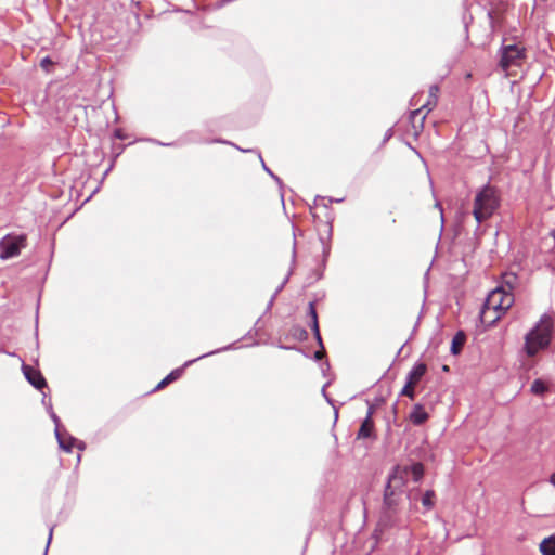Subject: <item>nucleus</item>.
Listing matches in <instances>:
<instances>
[{
    "label": "nucleus",
    "instance_id": "nucleus-1",
    "mask_svg": "<svg viewBox=\"0 0 555 555\" xmlns=\"http://www.w3.org/2000/svg\"><path fill=\"white\" fill-rule=\"evenodd\" d=\"M514 295L504 286L493 289L483 304L480 311V320L487 326H493L498 320L513 306Z\"/></svg>",
    "mask_w": 555,
    "mask_h": 555
},
{
    "label": "nucleus",
    "instance_id": "nucleus-2",
    "mask_svg": "<svg viewBox=\"0 0 555 555\" xmlns=\"http://www.w3.org/2000/svg\"><path fill=\"white\" fill-rule=\"evenodd\" d=\"M500 205L501 198L495 186L487 183L477 191L473 207V216L477 222L476 234L481 223L490 219L500 208Z\"/></svg>",
    "mask_w": 555,
    "mask_h": 555
},
{
    "label": "nucleus",
    "instance_id": "nucleus-3",
    "mask_svg": "<svg viewBox=\"0 0 555 555\" xmlns=\"http://www.w3.org/2000/svg\"><path fill=\"white\" fill-rule=\"evenodd\" d=\"M553 322L551 317L544 314L540 321L525 336V350L529 357L535 356L540 350L548 347L552 337Z\"/></svg>",
    "mask_w": 555,
    "mask_h": 555
},
{
    "label": "nucleus",
    "instance_id": "nucleus-4",
    "mask_svg": "<svg viewBox=\"0 0 555 555\" xmlns=\"http://www.w3.org/2000/svg\"><path fill=\"white\" fill-rule=\"evenodd\" d=\"M404 480L396 473L389 475L388 481L384 490L383 506L387 508L400 509V504L403 499Z\"/></svg>",
    "mask_w": 555,
    "mask_h": 555
},
{
    "label": "nucleus",
    "instance_id": "nucleus-5",
    "mask_svg": "<svg viewBox=\"0 0 555 555\" xmlns=\"http://www.w3.org/2000/svg\"><path fill=\"white\" fill-rule=\"evenodd\" d=\"M27 237L25 234H8L0 240V258L8 260L17 257L21 250L26 247Z\"/></svg>",
    "mask_w": 555,
    "mask_h": 555
},
{
    "label": "nucleus",
    "instance_id": "nucleus-6",
    "mask_svg": "<svg viewBox=\"0 0 555 555\" xmlns=\"http://www.w3.org/2000/svg\"><path fill=\"white\" fill-rule=\"evenodd\" d=\"M526 56V50L518 43L503 46L501 49L500 66L508 69L513 66H519Z\"/></svg>",
    "mask_w": 555,
    "mask_h": 555
},
{
    "label": "nucleus",
    "instance_id": "nucleus-7",
    "mask_svg": "<svg viewBox=\"0 0 555 555\" xmlns=\"http://www.w3.org/2000/svg\"><path fill=\"white\" fill-rule=\"evenodd\" d=\"M232 348V345H228L225 347H222V348H218L216 350H212V351H209L207 353H204L195 359H192V360H189L186 361L181 367H178V369H175L173 371H171L164 379H162L157 386L154 388V390H159L162 388H164L166 385H168L169 383L180 378V376L182 375L183 373V370L184 367L193 364L194 362L201 360V359H204V358H207L209 356H212V354H216V353H219V352H222V351H227L229 349Z\"/></svg>",
    "mask_w": 555,
    "mask_h": 555
},
{
    "label": "nucleus",
    "instance_id": "nucleus-8",
    "mask_svg": "<svg viewBox=\"0 0 555 555\" xmlns=\"http://www.w3.org/2000/svg\"><path fill=\"white\" fill-rule=\"evenodd\" d=\"M400 525V509L382 507L378 528L383 531L389 528H393Z\"/></svg>",
    "mask_w": 555,
    "mask_h": 555
},
{
    "label": "nucleus",
    "instance_id": "nucleus-9",
    "mask_svg": "<svg viewBox=\"0 0 555 555\" xmlns=\"http://www.w3.org/2000/svg\"><path fill=\"white\" fill-rule=\"evenodd\" d=\"M22 369H23V373H24V376L27 379V382L30 385H33L36 389L41 390L42 388H44L47 386V382H46L44 377L38 370H36L29 365H26V364H24L22 366Z\"/></svg>",
    "mask_w": 555,
    "mask_h": 555
},
{
    "label": "nucleus",
    "instance_id": "nucleus-10",
    "mask_svg": "<svg viewBox=\"0 0 555 555\" xmlns=\"http://www.w3.org/2000/svg\"><path fill=\"white\" fill-rule=\"evenodd\" d=\"M373 413H374V406L373 405H369L366 416L363 420V422H362V424L360 426V429H359V431L357 434V438L358 439L369 438V437L372 436V431H373V427H374V422L372 420Z\"/></svg>",
    "mask_w": 555,
    "mask_h": 555
},
{
    "label": "nucleus",
    "instance_id": "nucleus-11",
    "mask_svg": "<svg viewBox=\"0 0 555 555\" xmlns=\"http://www.w3.org/2000/svg\"><path fill=\"white\" fill-rule=\"evenodd\" d=\"M50 416H51L53 423L55 424V430L54 431H55V437L57 439L60 448L63 449L65 452H70L72 448H73V443L76 441V438L73 437V436H69L70 443L69 444H65V440L63 438V434H61V431H60V418H59V416L53 411H51Z\"/></svg>",
    "mask_w": 555,
    "mask_h": 555
},
{
    "label": "nucleus",
    "instance_id": "nucleus-12",
    "mask_svg": "<svg viewBox=\"0 0 555 555\" xmlns=\"http://www.w3.org/2000/svg\"><path fill=\"white\" fill-rule=\"evenodd\" d=\"M428 417L429 415L422 404H415L409 416L411 423L415 426L423 425L428 420Z\"/></svg>",
    "mask_w": 555,
    "mask_h": 555
},
{
    "label": "nucleus",
    "instance_id": "nucleus-13",
    "mask_svg": "<svg viewBox=\"0 0 555 555\" xmlns=\"http://www.w3.org/2000/svg\"><path fill=\"white\" fill-rule=\"evenodd\" d=\"M427 371V366L423 362H417L413 365L411 371L406 375V382H411V384L416 385L421 378L425 375Z\"/></svg>",
    "mask_w": 555,
    "mask_h": 555
},
{
    "label": "nucleus",
    "instance_id": "nucleus-14",
    "mask_svg": "<svg viewBox=\"0 0 555 555\" xmlns=\"http://www.w3.org/2000/svg\"><path fill=\"white\" fill-rule=\"evenodd\" d=\"M466 341V335L463 331H459L452 339L450 351L452 354L456 356L461 352L464 344Z\"/></svg>",
    "mask_w": 555,
    "mask_h": 555
},
{
    "label": "nucleus",
    "instance_id": "nucleus-15",
    "mask_svg": "<svg viewBox=\"0 0 555 555\" xmlns=\"http://www.w3.org/2000/svg\"><path fill=\"white\" fill-rule=\"evenodd\" d=\"M436 105H433V98L428 96V100L425 104H423L420 108L414 109L410 114V118L412 121L418 116L424 109H426V113L421 117V126H423V121L426 118V115L435 107Z\"/></svg>",
    "mask_w": 555,
    "mask_h": 555
},
{
    "label": "nucleus",
    "instance_id": "nucleus-16",
    "mask_svg": "<svg viewBox=\"0 0 555 555\" xmlns=\"http://www.w3.org/2000/svg\"><path fill=\"white\" fill-rule=\"evenodd\" d=\"M540 552L542 555H555V534L545 538L540 543Z\"/></svg>",
    "mask_w": 555,
    "mask_h": 555
},
{
    "label": "nucleus",
    "instance_id": "nucleus-17",
    "mask_svg": "<svg viewBox=\"0 0 555 555\" xmlns=\"http://www.w3.org/2000/svg\"><path fill=\"white\" fill-rule=\"evenodd\" d=\"M308 315L311 319L310 327H311L312 332H318L320 330L319 322H318V313L315 310L314 302H312V301L309 302V306H308Z\"/></svg>",
    "mask_w": 555,
    "mask_h": 555
},
{
    "label": "nucleus",
    "instance_id": "nucleus-18",
    "mask_svg": "<svg viewBox=\"0 0 555 555\" xmlns=\"http://www.w3.org/2000/svg\"><path fill=\"white\" fill-rule=\"evenodd\" d=\"M504 287L506 286L511 293L518 283V276L515 273L508 272L503 275Z\"/></svg>",
    "mask_w": 555,
    "mask_h": 555
},
{
    "label": "nucleus",
    "instance_id": "nucleus-19",
    "mask_svg": "<svg viewBox=\"0 0 555 555\" xmlns=\"http://www.w3.org/2000/svg\"><path fill=\"white\" fill-rule=\"evenodd\" d=\"M530 390L533 395L542 396L547 391V386L543 380L535 379L531 384Z\"/></svg>",
    "mask_w": 555,
    "mask_h": 555
},
{
    "label": "nucleus",
    "instance_id": "nucleus-20",
    "mask_svg": "<svg viewBox=\"0 0 555 555\" xmlns=\"http://www.w3.org/2000/svg\"><path fill=\"white\" fill-rule=\"evenodd\" d=\"M434 498H435V492L433 490H427L423 498H422V504L423 506L429 511L434 507Z\"/></svg>",
    "mask_w": 555,
    "mask_h": 555
},
{
    "label": "nucleus",
    "instance_id": "nucleus-21",
    "mask_svg": "<svg viewBox=\"0 0 555 555\" xmlns=\"http://www.w3.org/2000/svg\"><path fill=\"white\" fill-rule=\"evenodd\" d=\"M257 154H258V157H259V159H260V162H261V165H262L263 170H264V171H266V172H267V173H268V175H269V176H270V177H271V178H272V179H273L278 184H279V186H280V188H282V180H281L276 175H274V173L270 170V168L266 165V163H264V160H263V158H262V156H261V153H260V152H257Z\"/></svg>",
    "mask_w": 555,
    "mask_h": 555
},
{
    "label": "nucleus",
    "instance_id": "nucleus-22",
    "mask_svg": "<svg viewBox=\"0 0 555 555\" xmlns=\"http://www.w3.org/2000/svg\"><path fill=\"white\" fill-rule=\"evenodd\" d=\"M414 386L415 385L411 384V382H406L404 387L402 388L400 395L401 396H406V397H409L410 399L413 400L415 398Z\"/></svg>",
    "mask_w": 555,
    "mask_h": 555
},
{
    "label": "nucleus",
    "instance_id": "nucleus-23",
    "mask_svg": "<svg viewBox=\"0 0 555 555\" xmlns=\"http://www.w3.org/2000/svg\"><path fill=\"white\" fill-rule=\"evenodd\" d=\"M292 333L300 340H306L308 338V332L301 326L293 327Z\"/></svg>",
    "mask_w": 555,
    "mask_h": 555
},
{
    "label": "nucleus",
    "instance_id": "nucleus-24",
    "mask_svg": "<svg viewBox=\"0 0 555 555\" xmlns=\"http://www.w3.org/2000/svg\"><path fill=\"white\" fill-rule=\"evenodd\" d=\"M320 242L322 244V254H323V257H324V261H326V259H327V257L330 256V253H331V245L322 236L320 237Z\"/></svg>",
    "mask_w": 555,
    "mask_h": 555
},
{
    "label": "nucleus",
    "instance_id": "nucleus-25",
    "mask_svg": "<svg viewBox=\"0 0 555 555\" xmlns=\"http://www.w3.org/2000/svg\"><path fill=\"white\" fill-rule=\"evenodd\" d=\"M438 92H439V87L437 85L430 86V88H429V98H433V105H437Z\"/></svg>",
    "mask_w": 555,
    "mask_h": 555
},
{
    "label": "nucleus",
    "instance_id": "nucleus-26",
    "mask_svg": "<svg viewBox=\"0 0 555 555\" xmlns=\"http://www.w3.org/2000/svg\"><path fill=\"white\" fill-rule=\"evenodd\" d=\"M413 475H414V480L417 481L422 478L423 476V466L422 464H414L413 467Z\"/></svg>",
    "mask_w": 555,
    "mask_h": 555
},
{
    "label": "nucleus",
    "instance_id": "nucleus-27",
    "mask_svg": "<svg viewBox=\"0 0 555 555\" xmlns=\"http://www.w3.org/2000/svg\"><path fill=\"white\" fill-rule=\"evenodd\" d=\"M51 65H53V61H52L49 56L43 57V59L41 60V62H40V66H41V68H42V69H44V70H47V72L49 70V67H50Z\"/></svg>",
    "mask_w": 555,
    "mask_h": 555
},
{
    "label": "nucleus",
    "instance_id": "nucleus-28",
    "mask_svg": "<svg viewBox=\"0 0 555 555\" xmlns=\"http://www.w3.org/2000/svg\"><path fill=\"white\" fill-rule=\"evenodd\" d=\"M313 335H314L315 340H317L318 345L320 346V348L324 349V345H323V341H322L320 330L318 332H313Z\"/></svg>",
    "mask_w": 555,
    "mask_h": 555
},
{
    "label": "nucleus",
    "instance_id": "nucleus-29",
    "mask_svg": "<svg viewBox=\"0 0 555 555\" xmlns=\"http://www.w3.org/2000/svg\"><path fill=\"white\" fill-rule=\"evenodd\" d=\"M52 535H53V527L50 528L49 537H48V542H47L43 555L48 554V550H49V545H50L51 540H52Z\"/></svg>",
    "mask_w": 555,
    "mask_h": 555
},
{
    "label": "nucleus",
    "instance_id": "nucleus-30",
    "mask_svg": "<svg viewBox=\"0 0 555 555\" xmlns=\"http://www.w3.org/2000/svg\"><path fill=\"white\" fill-rule=\"evenodd\" d=\"M393 135V131H392V128H389L385 134H384V139H383V143H386L391 137Z\"/></svg>",
    "mask_w": 555,
    "mask_h": 555
},
{
    "label": "nucleus",
    "instance_id": "nucleus-31",
    "mask_svg": "<svg viewBox=\"0 0 555 555\" xmlns=\"http://www.w3.org/2000/svg\"><path fill=\"white\" fill-rule=\"evenodd\" d=\"M288 281V278L286 276L284 279V281L278 286V288L275 289V292L273 293V295H275V297L278 296V294L284 288L285 284L287 283Z\"/></svg>",
    "mask_w": 555,
    "mask_h": 555
},
{
    "label": "nucleus",
    "instance_id": "nucleus-32",
    "mask_svg": "<svg viewBox=\"0 0 555 555\" xmlns=\"http://www.w3.org/2000/svg\"><path fill=\"white\" fill-rule=\"evenodd\" d=\"M323 357H324V349H320V350L315 351V352H314V356H313V358H314L317 361H319V360L323 359Z\"/></svg>",
    "mask_w": 555,
    "mask_h": 555
},
{
    "label": "nucleus",
    "instance_id": "nucleus-33",
    "mask_svg": "<svg viewBox=\"0 0 555 555\" xmlns=\"http://www.w3.org/2000/svg\"><path fill=\"white\" fill-rule=\"evenodd\" d=\"M328 383H326L323 388H322V395L324 396V398L326 399V401L330 403V404H333V401L332 399L326 395V391H325V388L327 387Z\"/></svg>",
    "mask_w": 555,
    "mask_h": 555
},
{
    "label": "nucleus",
    "instance_id": "nucleus-34",
    "mask_svg": "<svg viewBox=\"0 0 555 555\" xmlns=\"http://www.w3.org/2000/svg\"><path fill=\"white\" fill-rule=\"evenodd\" d=\"M275 298H276V297H275V295H272V296H271V298H270V300H269V302H268V305H267L266 311L271 310V308H272V306H273V304H274Z\"/></svg>",
    "mask_w": 555,
    "mask_h": 555
},
{
    "label": "nucleus",
    "instance_id": "nucleus-35",
    "mask_svg": "<svg viewBox=\"0 0 555 555\" xmlns=\"http://www.w3.org/2000/svg\"><path fill=\"white\" fill-rule=\"evenodd\" d=\"M75 443H77L76 446H77V448H78L80 451L85 450L86 444H85V442H83V441H77V440H76V441L73 443V446H74Z\"/></svg>",
    "mask_w": 555,
    "mask_h": 555
},
{
    "label": "nucleus",
    "instance_id": "nucleus-36",
    "mask_svg": "<svg viewBox=\"0 0 555 555\" xmlns=\"http://www.w3.org/2000/svg\"><path fill=\"white\" fill-rule=\"evenodd\" d=\"M232 146L240 150L238 145H236L235 143H232ZM241 151L242 152H257L256 150H243V149H241Z\"/></svg>",
    "mask_w": 555,
    "mask_h": 555
},
{
    "label": "nucleus",
    "instance_id": "nucleus-37",
    "mask_svg": "<svg viewBox=\"0 0 555 555\" xmlns=\"http://www.w3.org/2000/svg\"><path fill=\"white\" fill-rule=\"evenodd\" d=\"M232 146L240 150L238 145H236L235 143H232ZM241 151L242 152H257L256 150H243V149H241Z\"/></svg>",
    "mask_w": 555,
    "mask_h": 555
},
{
    "label": "nucleus",
    "instance_id": "nucleus-38",
    "mask_svg": "<svg viewBox=\"0 0 555 555\" xmlns=\"http://www.w3.org/2000/svg\"><path fill=\"white\" fill-rule=\"evenodd\" d=\"M232 146L240 150L238 145H236L235 143H232ZM241 151L242 152H257L256 150H243V149H241Z\"/></svg>",
    "mask_w": 555,
    "mask_h": 555
},
{
    "label": "nucleus",
    "instance_id": "nucleus-39",
    "mask_svg": "<svg viewBox=\"0 0 555 555\" xmlns=\"http://www.w3.org/2000/svg\"><path fill=\"white\" fill-rule=\"evenodd\" d=\"M550 482L555 487V472L551 475Z\"/></svg>",
    "mask_w": 555,
    "mask_h": 555
},
{
    "label": "nucleus",
    "instance_id": "nucleus-40",
    "mask_svg": "<svg viewBox=\"0 0 555 555\" xmlns=\"http://www.w3.org/2000/svg\"><path fill=\"white\" fill-rule=\"evenodd\" d=\"M295 256H296V241H294V246H293V261L295 260Z\"/></svg>",
    "mask_w": 555,
    "mask_h": 555
},
{
    "label": "nucleus",
    "instance_id": "nucleus-41",
    "mask_svg": "<svg viewBox=\"0 0 555 555\" xmlns=\"http://www.w3.org/2000/svg\"><path fill=\"white\" fill-rule=\"evenodd\" d=\"M69 436L70 435H66V437L63 435V438L65 440V444H69L70 443V440H69Z\"/></svg>",
    "mask_w": 555,
    "mask_h": 555
},
{
    "label": "nucleus",
    "instance_id": "nucleus-42",
    "mask_svg": "<svg viewBox=\"0 0 555 555\" xmlns=\"http://www.w3.org/2000/svg\"><path fill=\"white\" fill-rule=\"evenodd\" d=\"M115 137L119 138V139H122L121 131L120 130H116L115 131Z\"/></svg>",
    "mask_w": 555,
    "mask_h": 555
},
{
    "label": "nucleus",
    "instance_id": "nucleus-43",
    "mask_svg": "<svg viewBox=\"0 0 555 555\" xmlns=\"http://www.w3.org/2000/svg\"><path fill=\"white\" fill-rule=\"evenodd\" d=\"M328 201H330V203H333V202L340 203V202H343V198H339V199L338 198H335V199L330 198Z\"/></svg>",
    "mask_w": 555,
    "mask_h": 555
},
{
    "label": "nucleus",
    "instance_id": "nucleus-44",
    "mask_svg": "<svg viewBox=\"0 0 555 555\" xmlns=\"http://www.w3.org/2000/svg\"><path fill=\"white\" fill-rule=\"evenodd\" d=\"M332 236V225H330V229H328V238H331Z\"/></svg>",
    "mask_w": 555,
    "mask_h": 555
},
{
    "label": "nucleus",
    "instance_id": "nucleus-45",
    "mask_svg": "<svg viewBox=\"0 0 555 555\" xmlns=\"http://www.w3.org/2000/svg\"><path fill=\"white\" fill-rule=\"evenodd\" d=\"M153 142L157 143L158 145H166L165 143H162L159 141L153 140Z\"/></svg>",
    "mask_w": 555,
    "mask_h": 555
},
{
    "label": "nucleus",
    "instance_id": "nucleus-46",
    "mask_svg": "<svg viewBox=\"0 0 555 555\" xmlns=\"http://www.w3.org/2000/svg\"><path fill=\"white\" fill-rule=\"evenodd\" d=\"M318 199L324 201L325 197L317 196L315 201H318Z\"/></svg>",
    "mask_w": 555,
    "mask_h": 555
},
{
    "label": "nucleus",
    "instance_id": "nucleus-47",
    "mask_svg": "<svg viewBox=\"0 0 555 555\" xmlns=\"http://www.w3.org/2000/svg\"><path fill=\"white\" fill-rule=\"evenodd\" d=\"M111 170V168H108L107 170H105L104 172V177L108 173V171Z\"/></svg>",
    "mask_w": 555,
    "mask_h": 555
},
{
    "label": "nucleus",
    "instance_id": "nucleus-48",
    "mask_svg": "<svg viewBox=\"0 0 555 555\" xmlns=\"http://www.w3.org/2000/svg\"><path fill=\"white\" fill-rule=\"evenodd\" d=\"M216 142L225 143V141H222V140H217Z\"/></svg>",
    "mask_w": 555,
    "mask_h": 555
}]
</instances>
